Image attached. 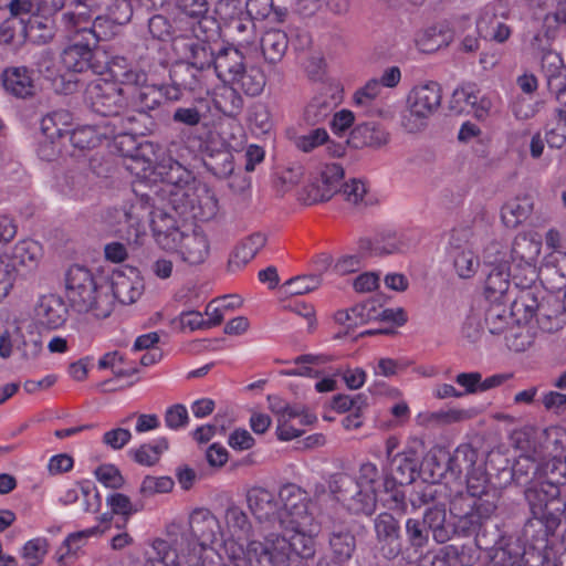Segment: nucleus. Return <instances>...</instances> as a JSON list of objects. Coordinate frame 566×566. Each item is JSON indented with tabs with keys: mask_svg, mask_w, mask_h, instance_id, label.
I'll use <instances>...</instances> for the list:
<instances>
[{
	"mask_svg": "<svg viewBox=\"0 0 566 566\" xmlns=\"http://www.w3.org/2000/svg\"><path fill=\"white\" fill-rule=\"evenodd\" d=\"M344 175V168L339 164H326L319 174V178L308 189L311 201H328L334 195L340 193Z\"/></svg>",
	"mask_w": 566,
	"mask_h": 566,
	"instance_id": "nucleus-14",
	"label": "nucleus"
},
{
	"mask_svg": "<svg viewBox=\"0 0 566 566\" xmlns=\"http://www.w3.org/2000/svg\"><path fill=\"white\" fill-rule=\"evenodd\" d=\"M337 105L334 96L328 93H322L315 96L306 106L304 119L308 125H317L325 120Z\"/></svg>",
	"mask_w": 566,
	"mask_h": 566,
	"instance_id": "nucleus-46",
	"label": "nucleus"
},
{
	"mask_svg": "<svg viewBox=\"0 0 566 566\" xmlns=\"http://www.w3.org/2000/svg\"><path fill=\"white\" fill-rule=\"evenodd\" d=\"M418 468L419 459L416 451L397 452L395 458L388 461L389 473L385 479L395 480L400 485H408L416 481Z\"/></svg>",
	"mask_w": 566,
	"mask_h": 566,
	"instance_id": "nucleus-22",
	"label": "nucleus"
},
{
	"mask_svg": "<svg viewBox=\"0 0 566 566\" xmlns=\"http://www.w3.org/2000/svg\"><path fill=\"white\" fill-rule=\"evenodd\" d=\"M192 31L196 39L216 43L221 38L222 24L209 10L192 22Z\"/></svg>",
	"mask_w": 566,
	"mask_h": 566,
	"instance_id": "nucleus-49",
	"label": "nucleus"
},
{
	"mask_svg": "<svg viewBox=\"0 0 566 566\" xmlns=\"http://www.w3.org/2000/svg\"><path fill=\"white\" fill-rule=\"evenodd\" d=\"M39 254V245L32 240L19 241L12 249L11 253L1 258L7 259L10 264L14 265L17 273L20 274L22 269L31 270L36 265Z\"/></svg>",
	"mask_w": 566,
	"mask_h": 566,
	"instance_id": "nucleus-40",
	"label": "nucleus"
},
{
	"mask_svg": "<svg viewBox=\"0 0 566 566\" xmlns=\"http://www.w3.org/2000/svg\"><path fill=\"white\" fill-rule=\"evenodd\" d=\"M34 315L39 325L48 329H57L65 324L69 310L61 296L49 294L40 297Z\"/></svg>",
	"mask_w": 566,
	"mask_h": 566,
	"instance_id": "nucleus-18",
	"label": "nucleus"
},
{
	"mask_svg": "<svg viewBox=\"0 0 566 566\" xmlns=\"http://www.w3.org/2000/svg\"><path fill=\"white\" fill-rule=\"evenodd\" d=\"M31 17L25 24L27 35L38 44L49 43L55 35L54 20L41 12H29Z\"/></svg>",
	"mask_w": 566,
	"mask_h": 566,
	"instance_id": "nucleus-39",
	"label": "nucleus"
},
{
	"mask_svg": "<svg viewBox=\"0 0 566 566\" xmlns=\"http://www.w3.org/2000/svg\"><path fill=\"white\" fill-rule=\"evenodd\" d=\"M72 114L65 109H59L46 114L41 120V134L49 138H61L66 142L72 129Z\"/></svg>",
	"mask_w": 566,
	"mask_h": 566,
	"instance_id": "nucleus-37",
	"label": "nucleus"
},
{
	"mask_svg": "<svg viewBox=\"0 0 566 566\" xmlns=\"http://www.w3.org/2000/svg\"><path fill=\"white\" fill-rule=\"evenodd\" d=\"M531 517L526 521L523 534L534 547L547 548L548 538L554 536L560 525V516L566 503L560 491L546 488L542 482H532L524 491Z\"/></svg>",
	"mask_w": 566,
	"mask_h": 566,
	"instance_id": "nucleus-2",
	"label": "nucleus"
},
{
	"mask_svg": "<svg viewBox=\"0 0 566 566\" xmlns=\"http://www.w3.org/2000/svg\"><path fill=\"white\" fill-rule=\"evenodd\" d=\"M407 543L416 553L428 546L430 537L421 520L408 518L405 525Z\"/></svg>",
	"mask_w": 566,
	"mask_h": 566,
	"instance_id": "nucleus-53",
	"label": "nucleus"
},
{
	"mask_svg": "<svg viewBox=\"0 0 566 566\" xmlns=\"http://www.w3.org/2000/svg\"><path fill=\"white\" fill-rule=\"evenodd\" d=\"M539 482L546 488L552 486L560 491V486L566 485V460L553 459L544 468Z\"/></svg>",
	"mask_w": 566,
	"mask_h": 566,
	"instance_id": "nucleus-51",
	"label": "nucleus"
},
{
	"mask_svg": "<svg viewBox=\"0 0 566 566\" xmlns=\"http://www.w3.org/2000/svg\"><path fill=\"white\" fill-rule=\"evenodd\" d=\"M253 19L245 12L244 15L226 27L229 35L240 43H250L253 33Z\"/></svg>",
	"mask_w": 566,
	"mask_h": 566,
	"instance_id": "nucleus-62",
	"label": "nucleus"
},
{
	"mask_svg": "<svg viewBox=\"0 0 566 566\" xmlns=\"http://www.w3.org/2000/svg\"><path fill=\"white\" fill-rule=\"evenodd\" d=\"M539 247L526 238L515 239L513 242L509 266L511 280L516 289L538 286V272L536 259Z\"/></svg>",
	"mask_w": 566,
	"mask_h": 566,
	"instance_id": "nucleus-8",
	"label": "nucleus"
},
{
	"mask_svg": "<svg viewBox=\"0 0 566 566\" xmlns=\"http://www.w3.org/2000/svg\"><path fill=\"white\" fill-rule=\"evenodd\" d=\"M261 545L285 555H295L307 562L315 555V539L305 534L303 528H295V533L286 538L277 534H270Z\"/></svg>",
	"mask_w": 566,
	"mask_h": 566,
	"instance_id": "nucleus-13",
	"label": "nucleus"
},
{
	"mask_svg": "<svg viewBox=\"0 0 566 566\" xmlns=\"http://www.w3.org/2000/svg\"><path fill=\"white\" fill-rule=\"evenodd\" d=\"M484 325L492 335H500L514 322L515 312L512 306L509 308L507 300L485 301Z\"/></svg>",
	"mask_w": 566,
	"mask_h": 566,
	"instance_id": "nucleus-26",
	"label": "nucleus"
},
{
	"mask_svg": "<svg viewBox=\"0 0 566 566\" xmlns=\"http://www.w3.org/2000/svg\"><path fill=\"white\" fill-rule=\"evenodd\" d=\"M247 502L252 514L260 521L270 520L276 514L277 502L270 491L252 488L247 493Z\"/></svg>",
	"mask_w": 566,
	"mask_h": 566,
	"instance_id": "nucleus-35",
	"label": "nucleus"
},
{
	"mask_svg": "<svg viewBox=\"0 0 566 566\" xmlns=\"http://www.w3.org/2000/svg\"><path fill=\"white\" fill-rule=\"evenodd\" d=\"M99 526H94L70 534L57 551V562L65 563L66 558L74 555L91 536L102 534Z\"/></svg>",
	"mask_w": 566,
	"mask_h": 566,
	"instance_id": "nucleus-50",
	"label": "nucleus"
},
{
	"mask_svg": "<svg viewBox=\"0 0 566 566\" xmlns=\"http://www.w3.org/2000/svg\"><path fill=\"white\" fill-rule=\"evenodd\" d=\"M337 324L344 326V331L334 335V339L343 338L349 335L357 326L364 325L370 321H377L376 301L368 300L364 303L354 305L348 310L337 311L334 315Z\"/></svg>",
	"mask_w": 566,
	"mask_h": 566,
	"instance_id": "nucleus-19",
	"label": "nucleus"
},
{
	"mask_svg": "<svg viewBox=\"0 0 566 566\" xmlns=\"http://www.w3.org/2000/svg\"><path fill=\"white\" fill-rule=\"evenodd\" d=\"M265 243L266 235L261 232H255L242 240L230 255L228 270L235 272L247 265Z\"/></svg>",
	"mask_w": 566,
	"mask_h": 566,
	"instance_id": "nucleus-28",
	"label": "nucleus"
},
{
	"mask_svg": "<svg viewBox=\"0 0 566 566\" xmlns=\"http://www.w3.org/2000/svg\"><path fill=\"white\" fill-rule=\"evenodd\" d=\"M139 114L133 113H119L113 119L104 120L106 125V133L108 136L114 137L116 134H123L127 132H143V127L138 125Z\"/></svg>",
	"mask_w": 566,
	"mask_h": 566,
	"instance_id": "nucleus-52",
	"label": "nucleus"
},
{
	"mask_svg": "<svg viewBox=\"0 0 566 566\" xmlns=\"http://www.w3.org/2000/svg\"><path fill=\"white\" fill-rule=\"evenodd\" d=\"M331 491L348 512L355 515H371L377 506V489L360 486L347 473H336L329 482Z\"/></svg>",
	"mask_w": 566,
	"mask_h": 566,
	"instance_id": "nucleus-6",
	"label": "nucleus"
},
{
	"mask_svg": "<svg viewBox=\"0 0 566 566\" xmlns=\"http://www.w3.org/2000/svg\"><path fill=\"white\" fill-rule=\"evenodd\" d=\"M389 140V134L377 123L357 124L350 132L346 145L360 149L364 147L379 148Z\"/></svg>",
	"mask_w": 566,
	"mask_h": 566,
	"instance_id": "nucleus-23",
	"label": "nucleus"
},
{
	"mask_svg": "<svg viewBox=\"0 0 566 566\" xmlns=\"http://www.w3.org/2000/svg\"><path fill=\"white\" fill-rule=\"evenodd\" d=\"M168 93L175 102L184 98L186 92L201 94L209 91V74L185 62L174 64L169 71Z\"/></svg>",
	"mask_w": 566,
	"mask_h": 566,
	"instance_id": "nucleus-9",
	"label": "nucleus"
},
{
	"mask_svg": "<svg viewBox=\"0 0 566 566\" xmlns=\"http://www.w3.org/2000/svg\"><path fill=\"white\" fill-rule=\"evenodd\" d=\"M231 85H234L249 96H258L263 92L265 86V75L258 66L245 65L244 71L239 73L238 80H234Z\"/></svg>",
	"mask_w": 566,
	"mask_h": 566,
	"instance_id": "nucleus-47",
	"label": "nucleus"
},
{
	"mask_svg": "<svg viewBox=\"0 0 566 566\" xmlns=\"http://www.w3.org/2000/svg\"><path fill=\"white\" fill-rule=\"evenodd\" d=\"M461 492L479 501L488 499L492 501L491 495H494V504L497 505L501 497L500 491L490 483L488 473L481 465H475L467 473V490Z\"/></svg>",
	"mask_w": 566,
	"mask_h": 566,
	"instance_id": "nucleus-27",
	"label": "nucleus"
},
{
	"mask_svg": "<svg viewBox=\"0 0 566 566\" xmlns=\"http://www.w3.org/2000/svg\"><path fill=\"white\" fill-rule=\"evenodd\" d=\"M126 160L125 166L127 170L136 176L146 177L147 172L153 169L156 160L154 145L147 140H142V144Z\"/></svg>",
	"mask_w": 566,
	"mask_h": 566,
	"instance_id": "nucleus-42",
	"label": "nucleus"
},
{
	"mask_svg": "<svg viewBox=\"0 0 566 566\" xmlns=\"http://www.w3.org/2000/svg\"><path fill=\"white\" fill-rule=\"evenodd\" d=\"M511 275L509 266L504 263L494 265L485 280V301L510 298Z\"/></svg>",
	"mask_w": 566,
	"mask_h": 566,
	"instance_id": "nucleus-30",
	"label": "nucleus"
},
{
	"mask_svg": "<svg viewBox=\"0 0 566 566\" xmlns=\"http://www.w3.org/2000/svg\"><path fill=\"white\" fill-rule=\"evenodd\" d=\"M32 71L27 66L7 67L1 75L4 90L18 98H27L34 95Z\"/></svg>",
	"mask_w": 566,
	"mask_h": 566,
	"instance_id": "nucleus-25",
	"label": "nucleus"
},
{
	"mask_svg": "<svg viewBox=\"0 0 566 566\" xmlns=\"http://www.w3.org/2000/svg\"><path fill=\"white\" fill-rule=\"evenodd\" d=\"M227 525L239 535H249L251 523L247 513L237 505H230L226 511Z\"/></svg>",
	"mask_w": 566,
	"mask_h": 566,
	"instance_id": "nucleus-64",
	"label": "nucleus"
},
{
	"mask_svg": "<svg viewBox=\"0 0 566 566\" xmlns=\"http://www.w3.org/2000/svg\"><path fill=\"white\" fill-rule=\"evenodd\" d=\"M321 277L317 274L300 275L286 281L283 285L284 293L289 295H302L321 285Z\"/></svg>",
	"mask_w": 566,
	"mask_h": 566,
	"instance_id": "nucleus-57",
	"label": "nucleus"
},
{
	"mask_svg": "<svg viewBox=\"0 0 566 566\" xmlns=\"http://www.w3.org/2000/svg\"><path fill=\"white\" fill-rule=\"evenodd\" d=\"M376 538L401 535L399 521L390 513L378 514L374 520Z\"/></svg>",
	"mask_w": 566,
	"mask_h": 566,
	"instance_id": "nucleus-63",
	"label": "nucleus"
},
{
	"mask_svg": "<svg viewBox=\"0 0 566 566\" xmlns=\"http://www.w3.org/2000/svg\"><path fill=\"white\" fill-rule=\"evenodd\" d=\"M244 13L245 9L241 0H219L214 8V14L219 17V21L224 28Z\"/></svg>",
	"mask_w": 566,
	"mask_h": 566,
	"instance_id": "nucleus-56",
	"label": "nucleus"
},
{
	"mask_svg": "<svg viewBox=\"0 0 566 566\" xmlns=\"http://www.w3.org/2000/svg\"><path fill=\"white\" fill-rule=\"evenodd\" d=\"M168 84H155L149 81L134 94V102L139 106V116H148V112L159 108L164 102L176 103L168 93Z\"/></svg>",
	"mask_w": 566,
	"mask_h": 566,
	"instance_id": "nucleus-24",
	"label": "nucleus"
},
{
	"mask_svg": "<svg viewBox=\"0 0 566 566\" xmlns=\"http://www.w3.org/2000/svg\"><path fill=\"white\" fill-rule=\"evenodd\" d=\"M86 106L95 114L113 119L127 108L124 90L115 82L95 80L87 84L84 92Z\"/></svg>",
	"mask_w": 566,
	"mask_h": 566,
	"instance_id": "nucleus-7",
	"label": "nucleus"
},
{
	"mask_svg": "<svg viewBox=\"0 0 566 566\" xmlns=\"http://www.w3.org/2000/svg\"><path fill=\"white\" fill-rule=\"evenodd\" d=\"M175 486V481L170 476L146 475L140 484L139 494L143 497H149L155 494L168 493Z\"/></svg>",
	"mask_w": 566,
	"mask_h": 566,
	"instance_id": "nucleus-59",
	"label": "nucleus"
},
{
	"mask_svg": "<svg viewBox=\"0 0 566 566\" xmlns=\"http://www.w3.org/2000/svg\"><path fill=\"white\" fill-rule=\"evenodd\" d=\"M304 175V168L301 165H294L281 172H277L273 179V186L280 193H285L292 187L297 185Z\"/></svg>",
	"mask_w": 566,
	"mask_h": 566,
	"instance_id": "nucleus-60",
	"label": "nucleus"
},
{
	"mask_svg": "<svg viewBox=\"0 0 566 566\" xmlns=\"http://www.w3.org/2000/svg\"><path fill=\"white\" fill-rule=\"evenodd\" d=\"M237 566H308L307 562L295 555H285L261 545L260 541H250L245 556L237 558Z\"/></svg>",
	"mask_w": 566,
	"mask_h": 566,
	"instance_id": "nucleus-12",
	"label": "nucleus"
},
{
	"mask_svg": "<svg viewBox=\"0 0 566 566\" xmlns=\"http://www.w3.org/2000/svg\"><path fill=\"white\" fill-rule=\"evenodd\" d=\"M105 21V17L98 15L91 28H77L78 17L74 12L62 14V22L70 32L74 33L61 53V62L67 71L74 73L91 71L97 75L104 74L107 63L106 51L98 46L101 38L96 29L102 28Z\"/></svg>",
	"mask_w": 566,
	"mask_h": 566,
	"instance_id": "nucleus-1",
	"label": "nucleus"
},
{
	"mask_svg": "<svg viewBox=\"0 0 566 566\" xmlns=\"http://www.w3.org/2000/svg\"><path fill=\"white\" fill-rule=\"evenodd\" d=\"M65 287L66 297L75 312L92 313L97 318H106L113 312L107 277L75 264L65 274Z\"/></svg>",
	"mask_w": 566,
	"mask_h": 566,
	"instance_id": "nucleus-3",
	"label": "nucleus"
},
{
	"mask_svg": "<svg viewBox=\"0 0 566 566\" xmlns=\"http://www.w3.org/2000/svg\"><path fill=\"white\" fill-rule=\"evenodd\" d=\"M245 56L234 45H222L217 50L213 71L223 84H231L238 80L239 73L244 71Z\"/></svg>",
	"mask_w": 566,
	"mask_h": 566,
	"instance_id": "nucleus-17",
	"label": "nucleus"
},
{
	"mask_svg": "<svg viewBox=\"0 0 566 566\" xmlns=\"http://www.w3.org/2000/svg\"><path fill=\"white\" fill-rule=\"evenodd\" d=\"M205 168L220 179L230 177L234 172V157L227 149H219L203 158Z\"/></svg>",
	"mask_w": 566,
	"mask_h": 566,
	"instance_id": "nucleus-48",
	"label": "nucleus"
},
{
	"mask_svg": "<svg viewBox=\"0 0 566 566\" xmlns=\"http://www.w3.org/2000/svg\"><path fill=\"white\" fill-rule=\"evenodd\" d=\"M106 133L104 120L98 125H84L72 129L67 142L78 150L93 149L101 145L102 139H108L111 136Z\"/></svg>",
	"mask_w": 566,
	"mask_h": 566,
	"instance_id": "nucleus-32",
	"label": "nucleus"
},
{
	"mask_svg": "<svg viewBox=\"0 0 566 566\" xmlns=\"http://www.w3.org/2000/svg\"><path fill=\"white\" fill-rule=\"evenodd\" d=\"M491 499L492 501L489 499L479 501L463 495L462 492H457L451 496L449 512L455 520L457 534L472 536L480 532L497 510V504H494V495H491Z\"/></svg>",
	"mask_w": 566,
	"mask_h": 566,
	"instance_id": "nucleus-5",
	"label": "nucleus"
},
{
	"mask_svg": "<svg viewBox=\"0 0 566 566\" xmlns=\"http://www.w3.org/2000/svg\"><path fill=\"white\" fill-rule=\"evenodd\" d=\"M48 541L43 537L30 539L22 547V557L29 566H40L48 553Z\"/></svg>",
	"mask_w": 566,
	"mask_h": 566,
	"instance_id": "nucleus-61",
	"label": "nucleus"
},
{
	"mask_svg": "<svg viewBox=\"0 0 566 566\" xmlns=\"http://www.w3.org/2000/svg\"><path fill=\"white\" fill-rule=\"evenodd\" d=\"M213 105L223 115L235 117L243 109V98L238 87L231 84H223L213 98Z\"/></svg>",
	"mask_w": 566,
	"mask_h": 566,
	"instance_id": "nucleus-45",
	"label": "nucleus"
},
{
	"mask_svg": "<svg viewBox=\"0 0 566 566\" xmlns=\"http://www.w3.org/2000/svg\"><path fill=\"white\" fill-rule=\"evenodd\" d=\"M151 228L156 241L164 249H175L177 247L178 240L182 238L184 233L176 224L175 218L167 212H160L159 214H156L151 221Z\"/></svg>",
	"mask_w": 566,
	"mask_h": 566,
	"instance_id": "nucleus-33",
	"label": "nucleus"
},
{
	"mask_svg": "<svg viewBox=\"0 0 566 566\" xmlns=\"http://www.w3.org/2000/svg\"><path fill=\"white\" fill-rule=\"evenodd\" d=\"M381 485L384 488V494L386 495V497L382 499L384 504L391 511L406 513L407 500L402 491L403 485L395 482V480L387 479H384Z\"/></svg>",
	"mask_w": 566,
	"mask_h": 566,
	"instance_id": "nucleus-54",
	"label": "nucleus"
},
{
	"mask_svg": "<svg viewBox=\"0 0 566 566\" xmlns=\"http://www.w3.org/2000/svg\"><path fill=\"white\" fill-rule=\"evenodd\" d=\"M476 31L481 38L496 43L506 42L511 34V28L500 21L494 13L485 11L476 22Z\"/></svg>",
	"mask_w": 566,
	"mask_h": 566,
	"instance_id": "nucleus-41",
	"label": "nucleus"
},
{
	"mask_svg": "<svg viewBox=\"0 0 566 566\" xmlns=\"http://www.w3.org/2000/svg\"><path fill=\"white\" fill-rule=\"evenodd\" d=\"M442 88L437 82H429L415 87L408 95V105L411 115L427 118L441 105Z\"/></svg>",
	"mask_w": 566,
	"mask_h": 566,
	"instance_id": "nucleus-15",
	"label": "nucleus"
},
{
	"mask_svg": "<svg viewBox=\"0 0 566 566\" xmlns=\"http://www.w3.org/2000/svg\"><path fill=\"white\" fill-rule=\"evenodd\" d=\"M533 198L528 195L509 200L501 209V219L506 228L515 229L532 213Z\"/></svg>",
	"mask_w": 566,
	"mask_h": 566,
	"instance_id": "nucleus-31",
	"label": "nucleus"
},
{
	"mask_svg": "<svg viewBox=\"0 0 566 566\" xmlns=\"http://www.w3.org/2000/svg\"><path fill=\"white\" fill-rule=\"evenodd\" d=\"M453 265L458 275L462 279L472 277L479 266V259L470 250H455Z\"/></svg>",
	"mask_w": 566,
	"mask_h": 566,
	"instance_id": "nucleus-58",
	"label": "nucleus"
},
{
	"mask_svg": "<svg viewBox=\"0 0 566 566\" xmlns=\"http://www.w3.org/2000/svg\"><path fill=\"white\" fill-rule=\"evenodd\" d=\"M130 275L123 271H113L107 285L109 286L108 293L113 297V304L118 301L122 304H133L143 294L144 284L138 277L135 270H129Z\"/></svg>",
	"mask_w": 566,
	"mask_h": 566,
	"instance_id": "nucleus-16",
	"label": "nucleus"
},
{
	"mask_svg": "<svg viewBox=\"0 0 566 566\" xmlns=\"http://www.w3.org/2000/svg\"><path fill=\"white\" fill-rule=\"evenodd\" d=\"M326 535L334 566H347L357 551V541L352 527L342 522H333L326 530Z\"/></svg>",
	"mask_w": 566,
	"mask_h": 566,
	"instance_id": "nucleus-11",
	"label": "nucleus"
},
{
	"mask_svg": "<svg viewBox=\"0 0 566 566\" xmlns=\"http://www.w3.org/2000/svg\"><path fill=\"white\" fill-rule=\"evenodd\" d=\"M191 175L188 170L174 179L168 175L170 185L168 206L185 222H206L218 213V200L207 187L196 188L189 185Z\"/></svg>",
	"mask_w": 566,
	"mask_h": 566,
	"instance_id": "nucleus-4",
	"label": "nucleus"
},
{
	"mask_svg": "<svg viewBox=\"0 0 566 566\" xmlns=\"http://www.w3.org/2000/svg\"><path fill=\"white\" fill-rule=\"evenodd\" d=\"M289 48L287 34L279 29H271L261 38V50L264 60L270 64L282 61Z\"/></svg>",
	"mask_w": 566,
	"mask_h": 566,
	"instance_id": "nucleus-34",
	"label": "nucleus"
},
{
	"mask_svg": "<svg viewBox=\"0 0 566 566\" xmlns=\"http://www.w3.org/2000/svg\"><path fill=\"white\" fill-rule=\"evenodd\" d=\"M421 521L426 526V530L429 531V535L431 534L432 538L438 544L447 543L457 534L454 523H449L447 521L446 504L427 507Z\"/></svg>",
	"mask_w": 566,
	"mask_h": 566,
	"instance_id": "nucleus-21",
	"label": "nucleus"
},
{
	"mask_svg": "<svg viewBox=\"0 0 566 566\" xmlns=\"http://www.w3.org/2000/svg\"><path fill=\"white\" fill-rule=\"evenodd\" d=\"M177 244H179L182 260L190 265L203 263L209 254L207 237L196 231L190 234L182 233Z\"/></svg>",
	"mask_w": 566,
	"mask_h": 566,
	"instance_id": "nucleus-29",
	"label": "nucleus"
},
{
	"mask_svg": "<svg viewBox=\"0 0 566 566\" xmlns=\"http://www.w3.org/2000/svg\"><path fill=\"white\" fill-rule=\"evenodd\" d=\"M541 294H543V291L539 286L520 289V294L510 302L512 305V311L515 312V315L523 311V319L525 322L531 321L536 316L538 308H541Z\"/></svg>",
	"mask_w": 566,
	"mask_h": 566,
	"instance_id": "nucleus-44",
	"label": "nucleus"
},
{
	"mask_svg": "<svg viewBox=\"0 0 566 566\" xmlns=\"http://www.w3.org/2000/svg\"><path fill=\"white\" fill-rule=\"evenodd\" d=\"M444 491L446 486L440 483H420L415 486L412 493L410 494L409 501L413 509L446 504L441 500Z\"/></svg>",
	"mask_w": 566,
	"mask_h": 566,
	"instance_id": "nucleus-43",
	"label": "nucleus"
},
{
	"mask_svg": "<svg viewBox=\"0 0 566 566\" xmlns=\"http://www.w3.org/2000/svg\"><path fill=\"white\" fill-rule=\"evenodd\" d=\"M176 554H171L166 541L157 539L154 542L153 551L147 553L145 566H178L175 560Z\"/></svg>",
	"mask_w": 566,
	"mask_h": 566,
	"instance_id": "nucleus-55",
	"label": "nucleus"
},
{
	"mask_svg": "<svg viewBox=\"0 0 566 566\" xmlns=\"http://www.w3.org/2000/svg\"><path fill=\"white\" fill-rule=\"evenodd\" d=\"M478 451L470 444H460L452 454L441 453V460H447L449 473L459 478L462 472L469 473L476 464Z\"/></svg>",
	"mask_w": 566,
	"mask_h": 566,
	"instance_id": "nucleus-36",
	"label": "nucleus"
},
{
	"mask_svg": "<svg viewBox=\"0 0 566 566\" xmlns=\"http://www.w3.org/2000/svg\"><path fill=\"white\" fill-rule=\"evenodd\" d=\"M187 52L188 61H185V63L209 74L217 55V50L213 48L212 42L195 39L187 44Z\"/></svg>",
	"mask_w": 566,
	"mask_h": 566,
	"instance_id": "nucleus-38",
	"label": "nucleus"
},
{
	"mask_svg": "<svg viewBox=\"0 0 566 566\" xmlns=\"http://www.w3.org/2000/svg\"><path fill=\"white\" fill-rule=\"evenodd\" d=\"M191 549L203 552L222 537L218 518L208 509H196L189 516Z\"/></svg>",
	"mask_w": 566,
	"mask_h": 566,
	"instance_id": "nucleus-10",
	"label": "nucleus"
},
{
	"mask_svg": "<svg viewBox=\"0 0 566 566\" xmlns=\"http://www.w3.org/2000/svg\"><path fill=\"white\" fill-rule=\"evenodd\" d=\"M542 69L546 76L548 91L555 95L560 106L566 107V76L562 57L553 52L545 53L542 57Z\"/></svg>",
	"mask_w": 566,
	"mask_h": 566,
	"instance_id": "nucleus-20",
	"label": "nucleus"
}]
</instances>
